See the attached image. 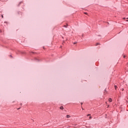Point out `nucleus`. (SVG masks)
<instances>
[{
  "label": "nucleus",
  "instance_id": "nucleus-1",
  "mask_svg": "<svg viewBox=\"0 0 128 128\" xmlns=\"http://www.w3.org/2000/svg\"><path fill=\"white\" fill-rule=\"evenodd\" d=\"M34 60H35L36 62H40V59H38V58H35Z\"/></svg>",
  "mask_w": 128,
  "mask_h": 128
},
{
  "label": "nucleus",
  "instance_id": "nucleus-2",
  "mask_svg": "<svg viewBox=\"0 0 128 128\" xmlns=\"http://www.w3.org/2000/svg\"><path fill=\"white\" fill-rule=\"evenodd\" d=\"M108 102H112V98H109Z\"/></svg>",
  "mask_w": 128,
  "mask_h": 128
},
{
  "label": "nucleus",
  "instance_id": "nucleus-3",
  "mask_svg": "<svg viewBox=\"0 0 128 128\" xmlns=\"http://www.w3.org/2000/svg\"><path fill=\"white\" fill-rule=\"evenodd\" d=\"M22 4V2H20L18 5V6H20V4Z\"/></svg>",
  "mask_w": 128,
  "mask_h": 128
},
{
  "label": "nucleus",
  "instance_id": "nucleus-4",
  "mask_svg": "<svg viewBox=\"0 0 128 128\" xmlns=\"http://www.w3.org/2000/svg\"><path fill=\"white\" fill-rule=\"evenodd\" d=\"M60 110H64V106H61L60 107Z\"/></svg>",
  "mask_w": 128,
  "mask_h": 128
},
{
  "label": "nucleus",
  "instance_id": "nucleus-5",
  "mask_svg": "<svg viewBox=\"0 0 128 128\" xmlns=\"http://www.w3.org/2000/svg\"><path fill=\"white\" fill-rule=\"evenodd\" d=\"M70 118V115H66V118Z\"/></svg>",
  "mask_w": 128,
  "mask_h": 128
},
{
  "label": "nucleus",
  "instance_id": "nucleus-6",
  "mask_svg": "<svg viewBox=\"0 0 128 128\" xmlns=\"http://www.w3.org/2000/svg\"><path fill=\"white\" fill-rule=\"evenodd\" d=\"M8 56H10V58H14V57L12 56V54L9 55Z\"/></svg>",
  "mask_w": 128,
  "mask_h": 128
},
{
  "label": "nucleus",
  "instance_id": "nucleus-7",
  "mask_svg": "<svg viewBox=\"0 0 128 128\" xmlns=\"http://www.w3.org/2000/svg\"><path fill=\"white\" fill-rule=\"evenodd\" d=\"M115 90H116L118 88V86L116 85L114 86Z\"/></svg>",
  "mask_w": 128,
  "mask_h": 128
},
{
  "label": "nucleus",
  "instance_id": "nucleus-8",
  "mask_svg": "<svg viewBox=\"0 0 128 128\" xmlns=\"http://www.w3.org/2000/svg\"><path fill=\"white\" fill-rule=\"evenodd\" d=\"M20 54H26V52H20Z\"/></svg>",
  "mask_w": 128,
  "mask_h": 128
},
{
  "label": "nucleus",
  "instance_id": "nucleus-9",
  "mask_svg": "<svg viewBox=\"0 0 128 128\" xmlns=\"http://www.w3.org/2000/svg\"><path fill=\"white\" fill-rule=\"evenodd\" d=\"M18 14H22V12H18Z\"/></svg>",
  "mask_w": 128,
  "mask_h": 128
},
{
  "label": "nucleus",
  "instance_id": "nucleus-10",
  "mask_svg": "<svg viewBox=\"0 0 128 128\" xmlns=\"http://www.w3.org/2000/svg\"><path fill=\"white\" fill-rule=\"evenodd\" d=\"M100 44V43H96V46H98Z\"/></svg>",
  "mask_w": 128,
  "mask_h": 128
},
{
  "label": "nucleus",
  "instance_id": "nucleus-11",
  "mask_svg": "<svg viewBox=\"0 0 128 128\" xmlns=\"http://www.w3.org/2000/svg\"><path fill=\"white\" fill-rule=\"evenodd\" d=\"M104 92H108L106 91V88L104 90Z\"/></svg>",
  "mask_w": 128,
  "mask_h": 128
},
{
  "label": "nucleus",
  "instance_id": "nucleus-12",
  "mask_svg": "<svg viewBox=\"0 0 128 128\" xmlns=\"http://www.w3.org/2000/svg\"><path fill=\"white\" fill-rule=\"evenodd\" d=\"M76 43H77L76 42H74V44H76Z\"/></svg>",
  "mask_w": 128,
  "mask_h": 128
},
{
  "label": "nucleus",
  "instance_id": "nucleus-13",
  "mask_svg": "<svg viewBox=\"0 0 128 128\" xmlns=\"http://www.w3.org/2000/svg\"><path fill=\"white\" fill-rule=\"evenodd\" d=\"M90 116V114H88L87 115V116Z\"/></svg>",
  "mask_w": 128,
  "mask_h": 128
},
{
  "label": "nucleus",
  "instance_id": "nucleus-14",
  "mask_svg": "<svg viewBox=\"0 0 128 128\" xmlns=\"http://www.w3.org/2000/svg\"><path fill=\"white\" fill-rule=\"evenodd\" d=\"M124 88H122V92H124Z\"/></svg>",
  "mask_w": 128,
  "mask_h": 128
},
{
  "label": "nucleus",
  "instance_id": "nucleus-15",
  "mask_svg": "<svg viewBox=\"0 0 128 128\" xmlns=\"http://www.w3.org/2000/svg\"><path fill=\"white\" fill-rule=\"evenodd\" d=\"M2 18H4V15H2Z\"/></svg>",
  "mask_w": 128,
  "mask_h": 128
},
{
  "label": "nucleus",
  "instance_id": "nucleus-16",
  "mask_svg": "<svg viewBox=\"0 0 128 128\" xmlns=\"http://www.w3.org/2000/svg\"><path fill=\"white\" fill-rule=\"evenodd\" d=\"M64 28H67L66 25H64Z\"/></svg>",
  "mask_w": 128,
  "mask_h": 128
},
{
  "label": "nucleus",
  "instance_id": "nucleus-17",
  "mask_svg": "<svg viewBox=\"0 0 128 128\" xmlns=\"http://www.w3.org/2000/svg\"><path fill=\"white\" fill-rule=\"evenodd\" d=\"M92 118V116H90V118Z\"/></svg>",
  "mask_w": 128,
  "mask_h": 128
},
{
  "label": "nucleus",
  "instance_id": "nucleus-18",
  "mask_svg": "<svg viewBox=\"0 0 128 128\" xmlns=\"http://www.w3.org/2000/svg\"><path fill=\"white\" fill-rule=\"evenodd\" d=\"M126 56H124V58H125Z\"/></svg>",
  "mask_w": 128,
  "mask_h": 128
},
{
  "label": "nucleus",
  "instance_id": "nucleus-19",
  "mask_svg": "<svg viewBox=\"0 0 128 128\" xmlns=\"http://www.w3.org/2000/svg\"><path fill=\"white\" fill-rule=\"evenodd\" d=\"M84 14H88L87 12H85Z\"/></svg>",
  "mask_w": 128,
  "mask_h": 128
},
{
  "label": "nucleus",
  "instance_id": "nucleus-20",
  "mask_svg": "<svg viewBox=\"0 0 128 128\" xmlns=\"http://www.w3.org/2000/svg\"><path fill=\"white\" fill-rule=\"evenodd\" d=\"M124 20H126V18H123Z\"/></svg>",
  "mask_w": 128,
  "mask_h": 128
},
{
  "label": "nucleus",
  "instance_id": "nucleus-21",
  "mask_svg": "<svg viewBox=\"0 0 128 128\" xmlns=\"http://www.w3.org/2000/svg\"><path fill=\"white\" fill-rule=\"evenodd\" d=\"M0 32H2V30H0Z\"/></svg>",
  "mask_w": 128,
  "mask_h": 128
},
{
  "label": "nucleus",
  "instance_id": "nucleus-22",
  "mask_svg": "<svg viewBox=\"0 0 128 128\" xmlns=\"http://www.w3.org/2000/svg\"><path fill=\"white\" fill-rule=\"evenodd\" d=\"M98 36H100V35H98Z\"/></svg>",
  "mask_w": 128,
  "mask_h": 128
},
{
  "label": "nucleus",
  "instance_id": "nucleus-23",
  "mask_svg": "<svg viewBox=\"0 0 128 128\" xmlns=\"http://www.w3.org/2000/svg\"><path fill=\"white\" fill-rule=\"evenodd\" d=\"M83 104L82 102H81V103H80L81 104Z\"/></svg>",
  "mask_w": 128,
  "mask_h": 128
},
{
  "label": "nucleus",
  "instance_id": "nucleus-24",
  "mask_svg": "<svg viewBox=\"0 0 128 128\" xmlns=\"http://www.w3.org/2000/svg\"><path fill=\"white\" fill-rule=\"evenodd\" d=\"M108 108H110V105H108Z\"/></svg>",
  "mask_w": 128,
  "mask_h": 128
},
{
  "label": "nucleus",
  "instance_id": "nucleus-25",
  "mask_svg": "<svg viewBox=\"0 0 128 128\" xmlns=\"http://www.w3.org/2000/svg\"><path fill=\"white\" fill-rule=\"evenodd\" d=\"M20 108H18V110H20Z\"/></svg>",
  "mask_w": 128,
  "mask_h": 128
},
{
  "label": "nucleus",
  "instance_id": "nucleus-26",
  "mask_svg": "<svg viewBox=\"0 0 128 128\" xmlns=\"http://www.w3.org/2000/svg\"><path fill=\"white\" fill-rule=\"evenodd\" d=\"M32 52V54H34V52Z\"/></svg>",
  "mask_w": 128,
  "mask_h": 128
},
{
  "label": "nucleus",
  "instance_id": "nucleus-27",
  "mask_svg": "<svg viewBox=\"0 0 128 128\" xmlns=\"http://www.w3.org/2000/svg\"><path fill=\"white\" fill-rule=\"evenodd\" d=\"M126 22H128V20H126Z\"/></svg>",
  "mask_w": 128,
  "mask_h": 128
},
{
  "label": "nucleus",
  "instance_id": "nucleus-28",
  "mask_svg": "<svg viewBox=\"0 0 128 128\" xmlns=\"http://www.w3.org/2000/svg\"><path fill=\"white\" fill-rule=\"evenodd\" d=\"M82 110H84V108H82Z\"/></svg>",
  "mask_w": 128,
  "mask_h": 128
},
{
  "label": "nucleus",
  "instance_id": "nucleus-29",
  "mask_svg": "<svg viewBox=\"0 0 128 128\" xmlns=\"http://www.w3.org/2000/svg\"><path fill=\"white\" fill-rule=\"evenodd\" d=\"M127 18V20H128V18Z\"/></svg>",
  "mask_w": 128,
  "mask_h": 128
},
{
  "label": "nucleus",
  "instance_id": "nucleus-30",
  "mask_svg": "<svg viewBox=\"0 0 128 128\" xmlns=\"http://www.w3.org/2000/svg\"><path fill=\"white\" fill-rule=\"evenodd\" d=\"M21 104V106H22V104Z\"/></svg>",
  "mask_w": 128,
  "mask_h": 128
}]
</instances>
